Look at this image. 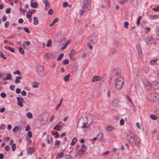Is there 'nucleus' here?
I'll list each match as a JSON object with an SVG mask.
<instances>
[{"label":"nucleus","instance_id":"nucleus-1","mask_svg":"<svg viewBox=\"0 0 159 159\" xmlns=\"http://www.w3.org/2000/svg\"><path fill=\"white\" fill-rule=\"evenodd\" d=\"M79 124L80 127L83 129L87 128L90 124L88 123V118L87 117L81 118L78 122V125Z\"/></svg>","mask_w":159,"mask_h":159},{"label":"nucleus","instance_id":"nucleus-2","mask_svg":"<svg viewBox=\"0 0 159 159\" xmlns=\"http://www.w3.org/2000/svg\"><path fill=\"white\" fill-rule=\"evenodd\" d=\"M115 88L117 90L121 89L124 83L123 79L122 77L117 78L115 81Z\"/></svg>","mask_w":159,"mask_h":159},{"label":"nucleus","instance_id":"nucleus-3","mask_svg":"<svg viewBox=\"0 0 159 159\" xmlns=\"http://www.w3.org/2000/svg\"><path fill=\"white\" fill-rule=\"evenodd\" d=\"M86 147L84 144L77 146L76 150L78 152L77 154L81 156L84 155L86 152Z\"/></svg>","mask_w":159,"mask_h":159},{"label":"nucleus","instance_id":"nucleus-4","mask_svg":"<svg viewBox=\"0 0 159 159\" xmlns=\"http://www.w3.org/2000/svg\"><path fill=\"white\" fill-rule=\"evenodd\" d=\"M135 135L131 131H128L126 134V138L130 144H134Z\"/></svg>","mask_w":159,"mask_h":159},{"label":"nucleus","instance_id":"nucleus-5","mask_svg":"<svg viewBox=\"0 0 159 159\" xmlns=\"http://www.w3.org/2000/svg\"><path fill=\"white\" fill-rule=\"evenodd\" d=\"M90 2L89 0H85L82 6V9L80 10V16H82L85 12L84 9L85 8L87 9L88 8L89 6L90 5Z\"/></svg>","mask_w":159,"mask_h":159},{"label":"nucleus","instance_id":"nucleus-6","mask_svg":"<svg viewBox=\"0 0 159 159\" xmlns=\"http://www.w3.org/2000/svg\"><path fill=\"white\" fill-rule=\"evenodd\" d=\"M44 70V68L43 66L40 65L37 66L36 71L40 76L42 77L45 75Z\"/></svg>","mask_w":159,"mask_h":159},{"label":"nucleus","instance_id":"nucleus-7","mask_svg":"<svg viewBox=\"0 0 159 159\" xmlns=\"http://www.w3.org/2000/svg\"><path fill=\"white\" fill-rule=\"evenodd\" d=\"M150 95L152 101L156 102L158 100L159 95L157 93H150Z\"/></svg>","mask_w":159,"mask_h":159},{"label":"nucleus","instance_id":"nucleus-8","mask_svg":"<svg viewBox=\"0 0 159 159\" xmlns=\"http://www.w3.org/2000/svg\"><path fill=\"white\" fill-rule=\"evenodd\" d=\"M145 41L148 45H150L153 42V38L151 36L147 37L145 39Z\"/></svg>","mask_w":159,"mask_h":159},{"label":"nucleus","instance_id":"nucleus-9","mask_svg":"<svg viewBox=\"0 0 159 159\" xmlns=\"http://www.w3.org/2000/svg\"><path fill=\"white\" fill-rule=\"evenodd\" d=\"M17 100L18 101L17 104L18 106L21 107H23V105L22 103L25 102V101L23 99L20 97H17Z\"/></svg>","mask_w":159,"mask_h":159},{"label":"nucleus","instance_id":"nucleus-10","mask_svg":"<svg viewBox=\"0 0 159 159\" xmlns=\"http://www.w3.org/2000/svg\"><path fill=\"white\" fill-rule=\"evenodd\" d=\"M20 127L18 126H16L13 129V131L15 133V135L16 136H18L20 134L19 132Z\"/></svg>","mask_w":159,"mask_h":159},{"label":"nucleus","instance_id":"nucleus-11","mask_svg":"<svg viewBox=\"0 0 159 159\" xmlns=\"http://www.w3.org/2000/svg\"><path fill=\"white\" fill-rule=\"evenodd\" d=\"M134 140V143L136 144L138 147H139L140 145H139V143L141 141L139 137L136 135H135Z\"/></svg>","mask_w":159,"mask_h":159},{"label":"nucleus","instance_id":"nucleus-12","mask_svg":"<svg viewBox=\"0 0 159 159\" xmlns=\"http://www.w3.org/2000/svg\"><path fill=\"white\" fill-rule=\"evenodd\" d=\"M102 78L100 76L94 75L93 76L92 81L93 82H95L100 80Z\"/></svg>","mask_w":159,"mask_h":159},{"label":"nucleus","instance_id":"nucleus-13","mask_svg":"<svg viewBox=\"0 0 159 159\" xmlns=\"http://www.w3.org/2000/svg\"><path fill=\"white\" fill-rule=\"evenodd\" d=\"M114 72L116 75L117 77V78L121 77L120 72V70L117 69H114Z\"/></svg>","mask_w":159,"mask_h":159},{"label":"nucleus","instance_id":"nucleus-14","mask_svg":"<svg viewBox=\"0 0 159 159\" xmlns=\"http://www.w3.org/2000/svg\"><path fill=\"white\" fill-rule=\"evenodd\" d=\"M149 18L152 20L158 19L159 18V15H150Z\"/></svg>","mask_w":159,"mask_h":159},{"label":"nucleus","instance_id":"nucleus-15","mask_svg":"<svg viewBox=\"0 0 159 159\" xmlns=\"http://www.w3.org/2000/svg\"><path fill=\"white\" fill-rule=\"evenodd\" d=\"M144 84L148 90L150 89H151V84L148 82H144Z\"/></svg>","mask_w":159,"mask_h":159},{"label":"nucleus","instance_id":"nucleus-16","mask_svg":"<svg viewBox=\"0 0 159 159\" xmlns=\"http://www.w3.org/2000/svg\"><path fill=\"white\" fill-rule=\"evenodd\" d=\"M137 49L138 51L139 55L140 56L142 52L141 46L139 45H137Z\"/></svg>","mask_w":159,"mask_h":159},{"label":"nucleus","instance_id":"nucleus-17","mask_svg":"<svg viewBox=\"0 0 159 159\" xmlns=\"http://www.w3.org/2000/svg\"><path fill=\"white\" fill-rule=\"evenodd\" d=\"M48 139V142L49 144L52 143L53 139L51 136L50 135H48L47 138Z\"/></svg>","mask_w":159,"mask_h":159},{"label":"nucleus","instance_id":"nucleus-18","mask_svg":"<svg viewBox=\"0 0 159 159\" xmlns=\"http://www.w3.org/2000/svg\"><path fill=\"white\" fill-rule=\"evenodd\" d=\"M12 79V76L10 74H8L7 75V76L6 77L4 78L3 79V80L4 81L7 80H11Z\"/></svg>","mask_w":159,"mask_h":159},{"label":"nucleus","instance_id":"nucleus-19","mask_svg":"<svg viewBox=\"0 0 159 159\" xmlns=\"http://www.w3.org/2000/svg\"><path fill=\"white\" fill-rule=\"evenodd\" d=\"M119 101L116 99L113 101L112 102V105L113 106L116 107L118 105Z\"/></svg>","mask_w":159,"mask_h":159},{"label":"nucleus","instance_id":"nucleus-20","mask_svg":"<svg viewBox=\"0 0 159 159\" xmlns=\"http://www.w3.org/2000/svg\"><path fill=\"white\" fill-rule=\"evenodd\" d=\"M106 129L108 131H112L115 129V128L112 126H109L106 127Z\"/></svg>","mask_w":159,"mask_h":159},{"label":"nucleus","instance_id":"nucleus-21","mask_svg":"<svg viewBox=\"0 0 159 159\" xmlns=\"http://www.w3.org/2000/svg\"><path fill=\"white\" fill-rule=\"evenodd\" d=\"M58 18H55V19H54L52 21V23H51V24H50L49 25V26L50 27H51V26H53L56 22H57L58 21Z\"/></svg>","mask_w":159,"mask_h":159},{"label":"nucleus","instance_id":"nucleus-22","mask_svg":"<svg viewBox=\"0 0 159 159\" xmlns=\"http://www.w3.org/2000/svg\"><path fill=\"white\" fill-rule=\"evenodd\" d=\"M52 42L51 39H49L47 41V43L46 44V46L47 47H49L51 46Z\"/></svg>","mask_w":159,"mask_h":159},{"label":"nucleus","instance_id":"nucleus-23","mask_svg":"<svg viewBox=\"0 0 159 159\" xmlns=\"http://www.w3.org/2000/svg\"><path fill=\"white\" fill-rule=\"evenodd\" d=\"M103 138V134L102 133L99 134L97 136V138L99 140H101Z\"/></svg>","mask_w":159,"mask_h":159},{"label":"nucleus","instance_id":"nucleus-24","mask_svg":"<svg viewBox=\"0 0 159 159\" xmlns=\"http://www.w3.org/2000/svg\"><path fill=\"white\" fill-rule=\"evenodd\" d=\"M33 148H30L27 149V152L29 154H31L33 152Z\"/></svg>","mask_w":159,"mask_h":159},{"label":"nucleus","instance_id":"nucleus-25","mask_svg":"<svg viewBox=\"0 0 159 159\" xmlns=\"http://www.w3.org/2000/svg\"><path fill=\"white\" fill-rule=\"evenodd\" d=\"M34 25H37L39 24L38 19L36 17L34 18Z\"/></svg>","mask_w":159,"mask_h":159},{"label":"nucleus","instance_id":"nucleus-26","mask_svg":"<svg viewBox=\"0 0 159 159\" xmlns=\"http://www.w3.org/2000/svg\"><path fill=\"white\" fill-rule=\"evenodd\" d=\"M157 60V59H155L153 61H150V63L151 65L154 66L157 63L156 62Z\"/></svg>","mask_w":159,"mask_h":159},{"label":"nucleus","instance_id":"nucleus-27","mask_svg":"<svg viewBox=\"0 0 159 159\" xmlns=\"http://www.w3.org/2000/svg\"><path fill=\"white\" fill-rule=\"evenodd\" d=\"M77 141V139L76 138V137H75L74 138L72 141V142L71 143V145H74L75 144V143Z\"/></svg>","mask_w":159,"mask_h":159},{"label":"nucleus","instance_id":"nucleus-28","mask_svg":"<svg viewBox=\"0 0 159 159\" xmlns=\"http://www.w3.org/2000/svg\"><path fill=\"white\" fill-rule=\"evenodd\" d=\"M32 15V12L31 11H29L27 12L26 14V17H27V18H29Z\"/></svg>","mask_w":159,"mask_h":159},{"label":"nucleus","instance_id":"nucleus-29","mask_svg":"<svg viewBox=\"0 0 159 159\" xmlns=\"http://www.w3.org/2000/svg\"><path fill=\"white\" fill-rule=\"evenodd\" d=\"M61 127V125H57L55 126L54 129L55 130L58 131L60 129V128Z\"/></svg>","mask_w":159,"mask_h":159},{"label":"nucleus","instance_id":"nucleus-30","mask_svg":"<svg viewBox=\"0 0 159 159\" xmlns=\"http://www.w3.org/2000/svg\"><path fill=\"white\" fill-rule=\"evenodd\" d=\"M76 53V51L74 49H72L71 50V51L69 54V55H72V56H74V55Z\"/></svg>","mask_w":159,"mask_h":159},{"label":"nucleus","instance_id":"nucleus-31","mask_svg":"<svg viewBox=\"0 0 159 159\" xmlns=\"http://www.w3.org/2000/svg\"><path fill=\"white\" fill-rule=\"evenodd\" d=\"M43 2L45 5L46 7L49 6V2L48 0H43Z\"/></svg>","mask_w":159,"mask_h":159},{"label":"nucleus","instance_id":"nucleus-32","mask_svg":"<svg viewBox=\"0 0 159 159\" xmlns=\"http://www.w3.org/2000/svg\"><path fill=\"white\" fill-rule=\"evenodd\" d=\"M64 155L63 152H62L60 153H59L57 155L56 158H59L61 157Z\"/></svg>","mask_w":159,"mask_h":159},{"label":"nucleus","instance_id":"nucleus-33","mask_svg":"<svg viewBox=\"0 0 159 159\" xmlns=\"http://www.w3.org/2000/svg\"><path fill=\"white\" fill-rule=\"evenodd\" d=\"M33 84L32 86L33 88H38L39 85V84L38 83L36 82H34L33 83Z\"/></svg>","mask_w":159,"mask_h":159},{"label":"nucleus","instance_id":"nucleus-34","mask_svg":"<svg viewBox=\"0 0 159 159\" xmlns=\"http://www.w3.org/2000/svg\"><path fill=\"white\" fill-rule=\"evenodd\" d=\"M150 118L152 120H156L157 118L156 116L153 114H151L150 115Z\"/></svg>","mask_w":159,"mask_h":159},{"label":"nucleus","instance_id":"nucleus-35","mask_svg":"<svg viewBox=\"0 0 159 159\" xmlns=\"http://www.w3.org/2000/svg\"><path fill=\"white\" fill-rule=\"evenodd\" d=\"M60 143V141L58 140H56L55 141V146L58 148V147L59 146V145Z\"/></svg>","mask_w":159,"mask_h":159},{"label":"nucleus","instance_id":"nucleus-36","mask_svg":"<svg viewBox=\"0 0 159 159\" xmlns=\"http://www.w3.org/2000/svg\"><path fill=\"white\" fill-rule=\"evenodd\" d=\"M64 56V54L63 53H61L58 57L57 58V60L58 61H60L62 58H63Z\"/></svg>","mask_w":159,"mask_h":159},{"label":"nucleus","instance_id":"nucleus-37","mask_svg":"<svg viewBox=\"0 0 159 159\" xmlns=\"http://www.w3.org/2000/svg\"><path fill=\"white\" fill-rule=\"evenodd\" d=\"M31 6L32 7L36 8L37 7V3L36 2H32Z\"/></svg>","mask_w":159,"mask_h":159},{"label":"nucleus","instance_id":"nucleus-38","mask_svg":"<svg viewBox=\"0 0 159 159\" xmlns=\"http://www.w3.org/2000/svg\"><path fill=\"white\" fill-rule=\"evenodd\" d=\"M143 70L144 72L147 73L149 71V68L147 67H144L143 68Z\"/></svg>","mask_w":159,"mask_h":159},{"label":"nucleus","instance_id":"nucleus-39","mask_svg":"<svg viewBox=\"0 0 159 159\" xmlns=\"http://www.w3.org/2000/svg\"><path fill=\"white\" fill-rule=\"evenodd\" d=\"M27 116L30 119H31L33 117L32 115L31 112H28L26 114Z\"/></svg>","mask_w":159,"mask_h":159},{"label":"nucleus","instance_id":"nucleus-40","mask_svg":"<svg viewBox=\"0 0 159 159\" xmlns=\"http://www.w3.org/2000/svg\"><path fill=\"white\" fill-rule=\"evenodd\" d=\"M16 148V144L15 143L13 144L12 145V151H15Z\"/></svg>","mask_w":159,"mask_h":159},{"label":"nucleus","instance_id":"nucleus-41","mask_svg":"<svg viewBox=\"0 0 159 159\" xmlns=\"http://www.w3.org/2000/svg\"><path fill=\"white\" fill-rule=\"evenodd\" d=\"M19 52L21 54L23 55L24 54V51L23 48L20 47L19 48Z\"/></svg>","mask_w":159,"mask_h":159},{"label":"nucleus","instance_id":"nucleus-42","mask_svg":"<svg viewBox=\"0 0 159 159\" xmlns=\"http://www.w3.org/2000/svg\"><path fill=\"white\" fill-rule=\"evenodd\" d=\"M70 77V75H66L64 78V80L65 81H67L69 79Z\"/></svg>","mask_w":159,"mask_h":159},{"label":"nucleus","instance_id":"nucleus-43","mask_svg":"<svg viewBox=\"0 0 159 159\" xmlns=\"http://www.w3.org/2000/svg\"><path fill=\"white\" fill-rule=\"evenodd\" d=\"M113 151L117 154H118L119 153V150L116 148H114L113 149Z\"/></svg>","mask_w":159,"mask_h":159},{"label":"nucleus","instance_id":"nucleus-44","mask_svg":"<svg viewBox=\"0 0 159 159\" xmlns=\"http://www.w3.org/2000/svg\"><path fill=\"white\" fill-rule=\"evenodd\" d=\"M69 62V60L67 59H65L63 61V64L66 65L68 64Z\"/></svg>","mask_w":159,"mask_h":159},{"label":"nucleus","instance_id":"nucleus-45","mask_svg":"<svg viewBox=\"0 0 159 159\" xmlns=\"http://www.w3.org/2000/svg\"><path fill=\"white\" fill-rule=\"evenodd\" d=\"M109 153H110V152L109 151H106V152L102 153L101 154V156H104L106 155H107V154H109Z\"/></svg>","mask_w":159,"mask_h":159},{"label":"nucleus","instance_id":"nucleus-46","mask_svg":"<svg viewBox=\"0 0 159 159\" xmlns=\"http://www.w3.org/2000/svg\"><path fill=\"white\" fill-rule=\"evenodd\" d=\"M52 134L53 135H56V137L57 138H58L59 136V133L57 132H55L54 133H52Z\"/></svg>","mask_w":159,"mask_h":159},{"label":"nucleus","instance_id":"nucleus-47","mask_svg":"<svg viewBox=\"0 0 159 159\" xmlns=\"http://www.w3.org/2000/svg\"><path fill=\"white\" fill-rule=\"evenodd\" d=\"M126 98L128 101L131 103H132V100L127 95L126 96Z\"/></svg>","mask_w":159,"mask_h":159},{"label":"nucleus","instance_id":"nucleus-48","mask_svg":"<svg viewBox=\"0 0 159 159\" xmlns=\"http://www.w3.org/2000/svg\"><path fill=\"white\" fill-rule=\"evenodd\" d=\"M23 30L26 32L29 33H30V31H29V29L26 27L24 28Z\"/></svg>","mask_w":159,"mask_h":159},{"label":"nucleus","instance_id":"nucleus-49","mask_svg":"<svg viewBox=\"0 0 159 159\" xmlns=\"http://www.w3.org/2000/svg\"><path fill=\"white\" fill-rule=\"evenodd\" d=\"M13 74H18L19 75H21L20 72L19 70H16L15 71H14L13 72Z\"/></svg>","mask_w":159,"mask_h":159},{"label":"nucleus","instance_id":"nucleus-50","mask_svg":"<svg viewBox=\"0 0 159 159\" xmlns=\"http://www.w3.org/2000/svg\"><path fill=\"white\" fill-rule=\"evenodd\" d=\"M45 57L46 59H49L50 58V55L48 53H47L45 55Z\"/></svg>","mask_w":159,"mask_h":159},{"label":"nucleus","instance_id":"nucleus-51","mask_svg":"<svg viewBox=\"0 0 159 159\" xmlns=\"http://www.w3.org/2000/svg\"><path fill=\"white\" fill-rule=\"evenodd\" d=\"M129 23L127 22H125L124 24L125 27L126 29H128V26L129 25Z\"/></svg>","mask_w":159,"mask_h":159},{"label":"nucleus","instance_id":"nucleus-52","mask_svg":"<svg viewBox=\"0 0 159 159\" xmlns=\"http://www.w3.org/2000/svg\"><path fill=\"white\" fill-rule=\"evenodd\" d=\"M128 0H120L119 3L121 4H123L127 2Z\"/></svg>","mask_w":159,"mask_h":159},{"label":"nucleus","instance_id":"nucleus-53","mask_svg":"<svg viewBox=\"0 0 159 159\" xmlns=\"http://www.w3.org/2000/svg\"><path fill=\"white\" fill-rule=\"evenodd\" d=\"M150 30V28L148 27H146L144 29V32L145 33H147Z\"/></svg>","mask_w":159,"mask_h":159},{"label":"nucleus","instance_id":"nucleus-54","mask_svg":"<svg viewBox=\"0 0 159 159\" xmlns=\"http://www.w3.org/2000/svg\"><path fill=\"white\" fill-rule=\"evenodd\" d=\"M141 18H142V17L141 16H140L138 20H137V25H139L140 24V20L141 19Z\"/></svg>","mask_w":159,"mask_h":159},{"label":"nucleus","instance_id":"nucleus-55","mask_svg":"<svg viewBox=\"0 0 159 159\" xmlns=\"http://www.w3.org/2000/svg\"><path fill=\"white\" fill-rule=\"evenodd\" d=\"M9 50L12 52H14L15 51L14 49L11 47H8Z\"/></svg>","mask_w":159,"mask_h":159},{"label":"nucleus","instance_id":"nucleus-56","mask_svg":"<svg viewBox=\"0 0 159 159\" xmlns=\"http://www.w3.org/2000/svg\"><path fill=\"white\" fill-rule=\"evenodd\" d=\"M69 56L70 57V60L72 61H75V57H74V56H72V55H69Z\"/></svg>","mask_w":159,"mask_h":159},{"label":"nucleus","instance_id":"nucleus-57","mask_svg":"<svg viewBox=\"0 0 159 159\" xmlns=\"http://www.w3.org/2000/svg\"><path fill=\"white\" fill-rule=\"evenodd\" d=\"M68 5V3L66 2H64L63 4V6L64 7H66Z\"/></svg>","mask_w":159,"mask_h":159},{"label":"nucleus","instance_id":"nucleus-58","mask_svg":"<svg viewBox=\"0 0 159 159\" xmlns=\"http://www.w3.org/2000/svg\"><path fill=\"white\" fill-rule=\"evenodd\" d=\"M124 119H121L120 120V125H122L124 124Z\"/></svg>","mask_w":159,"mask_h":159},{"label":"nucleus","instance_id":"nucleus-59","mask_svg":"<svg viewBox=\"0 0 159 159\" xmlns=\"http://www.w3.org/2000/svg\"><path fill=\"white\" fill-rule=\"evenodd\" d=\"M54 11L52 9H50L48 12V13L49 15H52L53 14Z\"/></svg>","mask_w":159,"mask_h":159},{"label":"nucleus","instance_id":"nucleus-60","mask_svg":"<svg viewBox=\"0 0 159 159\" xmlns=\"http://www.w3.org/2000/svg\"><path fill=\"white\" fill-rule=\"evenodd\" d=\"M0 95L1 97L2 98H5L6 96V93H1L0 94Z\"/></svg>","mask_w":159,"mask_h":159},{"label":"nucleus","instance_id":"nucleus-61","mask_svg":"<svg viewBox=\"0 0 159 159\" xmlns=\"http://www.w3.org/2000/svg\"><path fill=\"white\" fill-rule=\"evenodd\" d=\"M5 149L6 151H8L10 149V147L9 146L7 145L5 147Z\"/></svg>","mask_w":159,"mask_h":159},{"label":"nucleus","instance_id":"nucleus-62","mask_svg":"<svg viewBox=\"0 0 159 159\" xmlns=\"http://www.w3.org/2000/svg\"><path fill=\"white\" fill-rule=\"evenodd\" d=\"M30 126L29 125H28L26 127L25 129V130L26 131H28L29 130H30Z\"/></svg>","mask_w":159,"mask_h":159},{"label":"nucleus","instance_id":"nucleus-63","mask_svg":"<svg viewBox=\"0 0 159 159\" xmlns=\"http://www.w3.org/2000/svg\"><path fill=\"white\" fill-rule=\"evenodd\" d=\"M97 41V39H92L90 40V42H91V43H93L95 42H96Z\"/></svg>","mask_w":159,"mask_h":159},{"label":"nucleus","instance_id":"nucleus-64","mask_svg":"<svg viewBox=\"0 0 159 159\" xmlns=\"http://www.w3.org/2000/svg\"><path fill=\"white\" fill-rule=\"evenodd\" d=\"M5 110V108L4 107H2L0 109V112L1 113L3 112Z\"/></svg>","mask_w":159,"mask_h":159}]
</instances>
